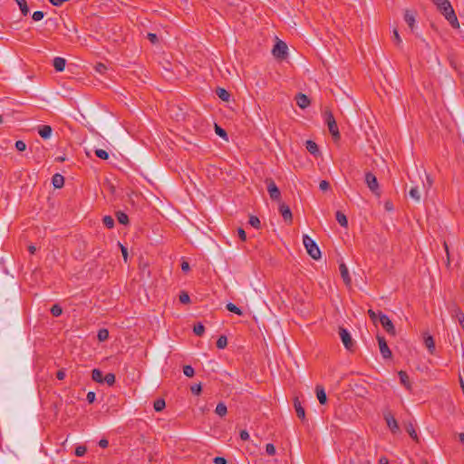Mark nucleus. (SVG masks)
<instances>
[{
	"instance_id": "1",
	"label": "nucleus",
	"mask_w": 464,
	"mask_h": 464,
	"mask_svg": "<svg viewBox=\"0 0 464 464\" xmlns=\"http://www.w3.org/2000/svg\"><path fill=\"white\" fill-rule=\"evenodd\" d=\"M438 10L445 16L453 28H459V24L454 9L449 0H431Z\"/></svg>"
},
{
	"instance_id": "2",
	"label": "nucleus",
	"mask_w": 464,
	"mask_h": 464,
	"mask_svg": "<svg viewBox=\"0 0 464 464\" xmlns=\"http://www.w3.org/2000/svg\"><path fill=\"white\" fill-rule=\"evenodd\" d=\"M303 244L308 253V255L314 260L321 258V251L315 243L309 236H303Z\"/></svg>"
},
{
	"instance_id": "3",
	"label": "nucleus",
	"mask_w": 464,
	"mask_h": 464,
	"mask_svg": "<svg viewBox=\"0 0 464 464\" xmlns=\"http://www.w3.org/2000/svg\"><path fill=\"white\" fill-rule=\"evenodd\" d=\"M324 120H325V122L328 126V130H329L334 140V141L339 140L341 138L339 129H338L336 121L334 117V114L330 110H326L324 111Z\"/></svg>"
},
{
	"instance_id": "4",
	"label": "nucleus",
	"mask_w": 464,
	"mask_h": 464,
	"mask_svg": "<svg viewBox=\"0 0 464 464\" xmlns=\"http://www.w3.org/2000/svg\"><path fill=\"white\" fill-rule=\"evenodd\" d=\"M339 335H340V338H341L342 343L344 345V347L348 351L353 352L355 350L356 345H355V342L353 340L348 330L340 326L339 327Z\"/></svg>"
},
{
	"instance_id": "5",
	"label": "nucleus",
	"mask_w": 464,
	"mask_h": 464,
	"mask_svg": "<svg viewBox=\"0 0 464 464\" xmlns=\"http://www.w3.org/2000/svg\"><path fill=\"white\" fill-rule=\"evenodd\" d=\"M287 45L283 41H277L276 44L274 45L272 53L273 55L280 60H284L287 56Z\"/></svg>"
},
{
	"instance_id": "6",
	"label": "nucleus",
	"mask_w": 464,
	"mask_h": 464,
	"mask_svg": "<svg viewBox=\"0 0 464 464\" xmlns=\"http://www.w3.org/2000/svg\"><path fill=\"white\" fill-rule=\"evenodd\" d=\"M383 419L385 420L387 426L393 434H396L400 431L399 424L391 411L387 410L383 411Z\"/></svg>"
},
{
	"instance_id": "7",
	"label": "nucleus",
	"mask_w": 464,
	"mask_h": 464,
	"mask_svg": "<svg viewBox=\"0 0 464 464\" xmlns=\"http://www.w3.org/2000/svg\"><path fill=\"white\" fill-rule=\"evenodd\" d=\"M379 320L383 329L392 336L396 335L395 327L388 315L379 312Z\"/></svg>"
},
{
	"instance_id": "8",
	"label": "nucleus",
	"mask_w": 464,
	"mask_h": 464,
	"mask_svg": "<svg viewBox=\"0 0 464 464\" xmlns=\"http://www.w3.org/2000/svg\"><path fill=\"white\" fill-rule=\"evenodd\" d=\"M365 183L372 193L380 195L379 183L373 173L370 171L365 173Z\"/></svg>"
},
{
	"instance_id": "9",
	"label": "nucleus",
	"mask_w": 464,
	"mask_h": 464,
	"mask_svg": "<svg viewBox=\"0 0 464 464\" xmlns=\"http://www.w3.org/2000/svg\"><path fill=\"white\" fill-rule=\"evenodd\" d=\"M377 341L380 348V352L384 359H389L392 357V353L390 350L385 338L382 335H377Z\"/></svg>"
},
{
	"instance_id": "10",
	"label": "nucleus",
	"mask_w": 464,
	"mask_h": 464,
	"mask_svg": "<svg viewBox=\"0 0 464 464\" xmlns=\"http://www.w3.org/2000/svg\"><path fill=\"white\" fill-rule=\"evenodd\" d=\"M267 191L269 193V196L271 199L273 200H279L281 198V192L277 186L276 185L275 181L273 179H267Z\"/></svg>"
},
{
	"instance_id": "11",
	"label": "nucleus",
	"mask_w": 464,
	"mask_h": 464,
	"mask_svg": "<svg viewBox=\"0 0 464 464\" xmlns=\"http://www.w3.org/2000/svg\"><path fill=\"white\" fill-rule=\"evenodd\" d=\"M279 212L280 214L282 215L284 220L285 222H289V223H292L293 221V215H292V211L289 208L288 205H286L285 203H281L279 205Z\"/></svg>"
},
{
	"instance_id": "12",
	"label": "nucleus",
	"mask_w": 464,
	"mask_h": 464,
	"mask_svg": "<svg viewBox=\"0 0 464 464\" xmlns=\"http://www.w3.org/2000/svg\"><path fill=\"white\" fill-rule=\"evenodd\" d=\"M294 408L296 412V416L302 420H305V411L304 407L301 404V401H299L298 397H295L294 399Z\"/></svg>"
},
{
	"instance_id": "13",
	"label": "nucleus",
	"mask_w": 464,
	"mask_h": 464,
	"mask_svg": "<svg viewBox=\"0 0 464 464\" xmlns=\"http://www.w3.org/2000/svg\"><path fill=\"white\" fill-rule=\"evenodd\" d=\"M339 270H340L341 276H342V278L343 280V283L346 285H350L351 283H352V280H351V277L349 276V271H348V268H347L346 265L344 263L340 264Z\"/></svg>"
},
{
	"instance_id": "14",
	"label": "nucleus",
	"mask_w": 464,
	"mask_h": 464,
	"mask_svg": "<svg viewBox=\"0 0 464 464\" xmlns=\"http://www.w3.org/2000/svg\"><path fill=\"white\" fill-rule=\"evenodd\" d=\"M315 393L320 404L324 405L327 403V396L324 388L322 385H316Z\"/></svg>"
},
{
	"instance_id": "15",
	"label": "nucleus",
	"mask_w": 464,
	"mask_h": 464,
	"mask_svg": "<svg viewBox=\"0 0 464 464\" xmlns=\"http://www.w3.org/2000/svg\"><path fill=\"white\" fill-rule=\"evenodd\" d=\"M296 104L301 109H305L310 105L309 98L304 93H298L295 97Z\"/></svg>"
},
{
	"instance_id": "16",
	"label": "nucleus",
	"mask_w": 464,
	"mask_h": 464,
	"mask_svg": "<svg viewBox=\"0 0 464 464\" xmlns=\"http://www.w3.org/2000/svg\"><path fill=\"white\" fill-rule=\"evenodd\" d=\"M415 15L416 13L414 11L405 10L404 20L408 24L411 31L413 30L415 24Z\"/></svg>"
},
{
	"instance_id": "17",
	"label": "nucleus",
	"mask_w": 464,
	"mask_h": 464,
	"mask_svg": "<svg viewBox=\"0 0 464 464\" xmlns=\"http://www.w3.org/2000/svg\"><path fill=\"white\" fill-rule=\"evenodd\" d=\"M404 427L410 437L415 440L416 442H419V437L417 434V431L412 424L411 421L404 422Z\"/></svg>"
},
{
	"instance_id": "18",
	"label": "nucleus",
	"mask_w": 464,
	"mask_h": 464,
	"mask_svg": "<svg viewBox=\"0 0 464 464\" xmlns=\"http://www.w3.org/2000/svg\"><path fill=\"white\" fill-rule=\"evenodd\" d=\"M52 131V127L49 125H41L38 128L39 135L44 140L49 139L51 137Z\"/></svg>"
},
{
	"instance_id": "19",
	"label": "nucleus",
	"mask_w": 464,
	"mask_h": 464,
	"mask_svg": "<svg viewBox=\"0 0 464 464\" xmlns=\"http://www.w3.org/2000/svg\"><path fill=\"white\" fill-rule=\"evenodd\" d=\"M424 344L427 347L429 353L433 354L435 352V342L431 335L427 334L424 336Z\"/></svg>"
},
{
	"instance_id": "20",
	"label": "nucleus",
	"mask_w": 464,
	"mask_h": 464,
	"mask_svg": "<svg viewBox=\"0 0 464 464\" xmlns=\"http://www.w3.org/2000/svg\"><path fill=\"white\" fill-rule=\"evenodd\" d=\"M66 61L62 57H55L53 61V65L57 72H63L65 68Z\"/></svg>"
},
{
	"instance_id": "21",
	"label": "nucleus",
	"mask_w": 464,
	"mask_h": 464,
	"mask_svg": "<svg viewBox=\"0 0 464 464\" xmlns=\"http://www.w3.org/2000/svg\"><path fill=\"white\" fill-rule=\"evenodd\" d=\"M52 183L55 188H61L64 185V178L63 175L56 173L52 178Z\"/></svg>"
},
{
	"instance_id": "22",
	"label": "nucleus",
	"mask_w": 464,
	"mask_h": 464,
	"mask_svg": "<svg viewBox=\"0 0 464 464\" xmlns=\"http://www.w3.org/2000/svg\"><path fill=\"white\" fill-rule=\"evenodd\" d=\"M452 315L456 317L461 328L464 330V313L461 311V309L458 306L454 307L452 310Z\"/></svg>"
},
{
	"instance_id": "23",
	"label": "nucleus",
	"mask_w": 464,
	"mask_h": 464,
	"mask_svg": "<svg viewBox=\"0 0 464 464\" xmlns=\"http://www.w3.org/2000/svg\"><path fill=\"white\" fill-rule=\"evenodd\" d=\"M216 94L220 100L224 102H228L230 99V93L226 89L221 87H218L216 89Z\"/></svg>"
},
{
	"instance_id": "24",
	"label": "nucleus",
	"mask_w": 464,
	"mask_h": 464,
	"mask_svg": "<svg viewBox=\"0 0 464 464\" xmlns=\"http://www.w3.org/2000/svg\"><path fill=\"white\" fill-rule=\"evenodd\" d=\"M335 218L341 227H348V219H347L346 216L342 211H339V210L336 211Z\"/></svg>"
},
{
	"instance_id": "25",
	"label": "nucleus",
	"mask_w": 464,
	"mask_h": 464,
	"mask_svg": "<svg viewBox=\"0 0 464 464\" xmlns=\"http://www.w3.org/2000/svg\"><path fill=\"white\" fill-rule=\"evenodd\" d=\"M305 148L313 155H316L319 153L318 145L313 140H306Z\"/></svg>"
},
{
	"instance_id": "26",
	"label": "nucleus",
	"mask_w": 464,
	"mask_h": 464,
	"mask_svg": "<svg viewBox=\"0 0 464 464\" xmlns=\"http://www.w3.org/2000/svg\"><path fill=\"white\" fill-rule=\"evenodd\" d=\"M103 374H102V372L100 370V369H93L92 372V379L98 382V383H102L103 382Z\"/></svg>"
},
{
	"instance_id": "27",
	"label": "nucleus",
	"mask_w": 464,
	"mask_h": 464,
	"mask_svg": "<svg viewBox=\"0 0 464 464\" xmlns=\"http://www.w3.org/2000/svg\"><path fill=\"white\" fill-rule=\"evenodd\" d=\"M116 218L120 224L128 225L129 224V217L126 213L122 211L116 212Z\"/></svg>"
},
{
	"instance_id": "28",
	"label": "nucleus",
	"mask_w": 464,
	"mask_h": 464,
	"mask_svg": "<svg viewBox=\"0 0 464 464\" xmlns=\"http://www.w3.org/2000/svg\"><path fill=\"white\" fill-rule=\"evenodd\" d=\"M215 412L220 417L225 416L227 413V408L226 404L222 401L218 403Z\"/></svg>"
},
{
	"instance_id": "29",
	"label": "nucleus",
	"mask_w": 464,
	"mask_h": 464,
	"mask_svg": "<svg viewBox=\"0 0 464 464\" xmlns=\"http://www.w3.org/2000/svg\"><path fill=\"white\" fill-rule=\"evenodd\" d=\"M14 1L18 5L23 15H24V16L27 15L29 13V8H28L26 0H14Z\"/></svg>"
},
{
	"instance_id": "30",
	"label": "nucleus",
	"mask_w": 464,
	"mask_h": 464,
	"mask_svg": "<svg viewBox=\"0 0 464 464\" xmlns=\"http://www.w3.org/2000/svg\"><path fill=\"white\" fill-rule=\"evenodd\" d=\"M399 377H400V381L406 387V388H410L411 384H410V382H409V376L407 374L406 372H403V371H400L399 372Z\"/></svg>"
},
{
	"instance_id": "31",
	"label": "nucleus",
	"mask_w": 464,
	"mask_h": 464,
	"mask_svg": "<svg viewBox=\"0 0 464 464\" xmlns=\"http://www.w3.org/2000/svg\"><path fill=\"white\" fill-rule=\"evenodd\" d=\"M410 197L413 198L415 201L420 202V192L418 187H413L410 189Z\"/></svg>"
},
{
	"instance_id": "32",
	"label": "nucleus",
	"mask_w": 464,
	"mask_h": 464,
	"mask_svg": "<svg viewBox=\"0 0 464 464\" xmlns=\"http://www.w3.org/2000/svg\"><path fill=\"white\" fill-rule=\"evenodd\" d=\"M226 308H227V311H229L231 313H234L236 314H238V315H242L243 314L242 310L239 307H237L235 304L228 303L226 305Z\"/></svg>"
},
{
	"instance_id": "33",
	"label": "nucleus",
	"mask_w": 464,
	"mask_h": 464,
	"mask_svg": "<svg viewBox=\"0 0 464 464\" xmlns=\"http://www.w3.org/2000/svg\"><path fill=\"white\" fill-rule=\"evenodd\" d=\"M50 312L53 316L58 317L63 314V308L60 304H55L51 307Z\"/></svg>"
},
{
	"instance_id": "34",
	"label": "nucleus",
	"mask_w": 464,
	"mask_h": 464,
	"mask_svg": "<svg viewBox=\"0 0 464 464\" xmlns=\"http://www.w3.org/2000/svg\"><path fill=\"white\" fill-rule=\"evenodd\" d=\"M193 332L196 335L201 336L205 333V327L201 323H197L193 327Z\"/></svg>"
},
{
	"instance_id": "35",
	"label": "nucleus",
	"mask_w": 464,
	"mask_h": 464,
	"mask_svg": "<svg viewBox=\"0 0 464 464\" xmlns=\"http://www.w3.org/2000/svg\"><path fill=\"white\" fill-rule=\"evenodd\" d=\"M248 223L255 228L259 229L261 227V222L256 216L251 215L249 217Z\"/></svg>"
},
{
	"instance_id": "36",
	"label": "nucleus",
	"mask_w": 464,
	"mask_h": 464,
	"mask_svg": "<svg viewBox=\"0 0 464 464\" xmlns=\"http://www.w3.org/2000/svg\"><path fill=\"white\" fill-rule=\"evenodd\" d=\"M97 337L101 342L106 341L109 338V331L105 328L100 329Z\"/></svg>"
},
{
	"instance_id": "37",
	"label": "nucleus",
	"mask_w": 464,
	"mask_h": 464,
	"mask_svg": "<svg viewBox=\"0 0 464 464\" xmlns=\"http://www.w3.org/2000/svg\"><path fill=\"white\" fill-rule=\"evenodd\" d=\"M166 406L163 399H158L154 401L153 407L156 411H161Z\"/></svg>"
},
{
	"instance_id": "38",
	"label": "nucleus",
	"mask_w": 464,
	"mask_h": 464,
	"mask_svg": "<svg viewBox=\"0 0 464 464\" xmlns=\"http://www.w3.org/2000/svg\"><path fill=\"white\" fill-rule=\"evenodd\" d=\"M216 344H217V347H218V349H224V348H226V347H227V337H226L225 335H221V336H219V338L218 339V341H217V343H216Z\"/></svg>"
},
{
	"instance_id": "39",
	"label": "nucleus",
	"mask_w": 464,
	"mask_h": 464,
	"mask_svg": "<svg viewBox=\"0 0 464 464\" xmlns=\"http://www.w3.org/2000/svg\"><path fill=\"white\" fill-rule=\"evenodd\" d=\"M103 382H106L109 386H112L115 383V375L111 372L107 373L103 378Z\"/></svg>"
},
{
	"instance_id": "40",
	"label": "nucleus",
	"mask_w": 464,
	"mask_h": 464,
	"mask_svg": "<svg viewBox=\"0 0 464 464\" xmlns=\"http://www.w3.org/2000/svg\"><path fill=\"white\" fill-rule=\"evenodd\" d=\"M103 225L108 228L114 227V219L111 216H105L102 219Z\"/></svg>"
},
{
	"instance_id": "41",
	"label": "nucleus",
	"mask_w": 464,
	"mask_h": 464,
	"mask_svg": "<svg viewBox=\"0 0 464 464\" xmlns=\"http://www.w3.org/2000/svg\"><path fill=\"white\" fill-rule=\"evenodd\" d=\"M94 152H95V155L102 160H106L109 159V153L102 149H97V150H95Z\"/></svg>"
},
{
	"instance_id": "42",
	"label": "nucleus",
	"mask_w": 464,
	"mask_h": 464,
	"mask_svg": "<svg viewBox=\"0 0 464 464\" xmlns=\"http://www.w3.org/2000/svg\"><path fill=\"white\" fill-rule=\"evenodd\" d=\"M215 131H216V133L219 137H221V138H223L225 140H227V131L223 128L218 126V124H215Z\"/></svg>"
},
{
	"instance_id": "43",
	"label": "nucleus",
	"mask_w": 464,
	"mask_h": 464,
	"mask_svg": "<svg viewBox=\"0 0 464 464\" xmlns=\"http://www.w3.org/2000/svg\"><path fill=\"white\" fill-rule=\"evenodd\" d=\"M179 302L181 304H188L190 303V297L188 295V294L185 291H182L180 294H179Z\"/></svg>"
},
{
	"instance_id": "44",
	"label": "nucleus",
	"mask_w": 464,
	"mask_h": 464,
	"mask_svg": "<svg viewBox=\"0 0 464 464\" xmlns=\"http://www.w3.org/2000/svg\"><path fill=\"white\" fill-rule=\"evenodd\" d=\"M183 373L187 376V377H193L194 374H195V371H194V368L190 365H185L183 367Z\"/></svg>"
},
{
	"instance_id": "45",
	"label": "nucleus",
	"mask_w": 464,
	"mask_h": 464,
	"mask_svg": "<svg viewBox=\"0 0 464 464\" xmlns=\"http://www.w3.org/2000/svg\"><path fill=\"white\" fill-rule=\"evenodd\" d=\"M190 391L194 395H199L202 392L201 383L194 384L190 387Z\"/></svg>"
},
{
	"instance_id": "46",
	"label": "nucleus",
	"mask_w": 464,
	"mask_h": 464,
	"mask_svg": "<svg viewBox=\"0 0 464 464\" xmlns=\"http://www.w3.org/2000/svg\"><path fill=\"white\" fill-rule=\"evenodd\" d=\"M86 451H87V449L85 446H78L75 449V455L77 457H82L86 453Z\"/></svg>"
},
{
	"instance_id": "47",
	"label": "nucleus",
	"mask_w": 464,
	"mask_h": 464,
	"mask_svg": "<svg viewBox=\"0 0 464 464\" xmlns=\"http://www.w3.org/2000/svg\"><path fill=\"white\" fill-rule=\"evenodd\" d=\"M147 38L153 44H156L159 43V37H158V35L156 34L149 33L147 34Z\"/></svg>"
},
{
	"instance_id": "48",
	"label": "nucleus",
	"mask_w": 464,
	"mask_h": 464,
	"mask_svg": "<svg viewBox=\"0 0 464 464\" xmlns=\"http://www.w3.org/2000/svg\"><path fill=\"white\" fill-rule=\"evenodd\" d=\"M266 451L269 456H274L276 454V448L274 444L267 443L266 446Z\"/></svg>"
},
{
	"instance_id": "49",
	"label": "nucleus",
	"mask_w": 464,
	"mask_h": 464,
	"mask_svg": "<svg viewBox=\"0 0 464 464\" xmlns=\"http://www.w3.org/2000/svg\"><path fill=\"white\" fill-rule=\"evenodd\" d=\"M393 42L395 43L396 45H401V38L398 33V30L395 28L393 29Z\"/></svg>"
},
{
	"instance_id": "50",
	"label": "nucleus",
	"mask_w": 464,
	"mask_h": 464,
	"mask_svg": "<svg viewBox=\"0 0 464 464\" xmlns=\"http://www.w3.org/2000/svg\"><path fill=\"white\" fill-rule=\"evenodd\" d=\"M14 146L18 151H24L26 150V144L23 140H17Z\"/></svg>"
},
{
	"instance_id": "51",
	"label": "nucleus",
	"mask_w": 464,
	"mask_h": 464,
	"mask_svg": "<svg viewBox=\"0 0 464 464\" xmlns=\"http://www.w3.org/2000/svg\"><path fill=\"white\" fill-rule=\"evenodd\" d=\"M95 71L99 73H104L107 70V67L105 64L99 63L95 65Z\"/></svg>"
},
{
	"instance_id": "52",
	"label": "nucleus",
	"mask_w": 464,
	"mask_h": 464,
	"mask_svg": "<svg viewBox=\"0 0 464 464\" xmlns=\"http://www.w3.org/2000/svg\"><path fill=\"white\" fill-rule=\"evenodd\" d=\"M44 12L42 11H35L33 15H32V18L34 21H40L44 18Z\"/></svg>"
},
{
	"instance_id": "53",
	"label": "nucleus",
	"mask_w": 464,
	"mask_h": 464,
	"mask_svg": "<svg viewBox=\"0 0 464 464\" xmlns=\"http://www.w3.org/2000/svg\"><path fill=\"white\" fill-rule=\"evenodd\" d=\"M319 188L322 191H326L330 188V183L327 180H322L319 184Z\"/></svg>"
},
{
	"instance_id": "54",
	"label": "nucleus",
	"mask_w": 464,
	"mask_h": 464,
	"mask_svg": "<svg viewBox=\"0 0 464 464\" xmlns=\"http://www.w3.org/2000/svg\"><path fill=\"white\" fill-rule=\"evenodd\" d=\"M96 398V394L93 392H89L86 396V400L89 403H93Z\"/></svg>"
},
{
	"instance_id": "55",
	"label": "nucleus",
	"mask_w": 464,
	"mask_h": 464,
	"mask_svg": "<svg viewBox=\"0 0 464 464\" xmlns=\"http://www.w3.org/2000/svg\"><path fill=\"white\" fill-rule=\"evenodd\" d=\"M119 246L121 247V254H122V256L124 258V261L127 262V258H128V249L126 246H124L123 245H121V243H119Z\"/></svg>"
},
{
	"instance_id": "56",
	"label": "nucleus",
	"mask_w": 464,
	"mask_h": 464,
	"mask_svg": "<svg viewBox=\"0 0 464 464\" xmlns=\"http://www.w3.org/2000/svg\"><path fill=\"white\" fill-rule=\"evenodd\" d=\"M215 464H227V461L224 457H215L213 459Z\"/></svg>"
},
{
	"instance_id": "57",
	"label": "nucleus",
	"mask_w": 464,
	"mask_h": 464,
	"mask_svg": "<svg viewBox=\"0 0 464 464\" xmlns=\"http://www.w3.org/2000/svg\"><path fill=\"white\" fill-rule=\"evenodd\" d=\"M237 234H238L239 238L242 241H246V234L245 230L242 227H239L237 229Z\"/></svg>"
},
{
	"instance_id": "58",
	"label": "nucleus",
	"mask_w": 464,
	"mask_h": 464,
	"mask_svg": "<svg viewBox=\"0 0 464 464\" xmlns=\"http://www.w3.org/2000/svg\"><path fill=\"white\" fill-rule=\"evenodd\" d=\"M239 436H240V439L244 441L249 440V434L246 430H241L239 433Z\"/></svg>"
},
{
	"instance_id": "59",
	"label": "nucleus",
	"mask_w": 464,
	"mask_h": 464,
	"mask_svg": "<svg viewBox=\"0 0 464 464\" xmlns=\"http://www.w3.org/2000/svg\"><path fill=\"white\" fill-rule=\"evenodd\" d=\"M368 315L371 318V320L375 324L376 321H377V314H376V313L373 310L369 309L368 310Z\"/></svg>"
},
{
	"instance_id": "60",
	"label": "nucleus",
	"mask_w": 464,
	"mask_h": 464,
	"mask_svg": "<svg viewBox=\"0 0 464 464\" xmlns=\"http://www.w3.org/2000/svg\"><path fill=\"white\" fill-rule=\"evenodd\" d=\"M66 376L65 371L63 369L59 370L56 372V378L60 381L63 380Z\"/></svg>"
},
{
	"instance_id": "61",
	"label": "nucleus",
	"mask_w": 464,
	"mask_h": 464,
	"mask_svg": "<svg viewBox=\"0 0 464 464\" xmlns=\"http://www.w3.org/2000/svg\"><path fill=\"white\" fill-rule=\"evenodd\" d=\"M181 269L185 273L188 272L190 270L189 264L187 261H183L181 263Z\"/></svg>"
},
{
	"instance_id": "62",
	"label": "nucleus",
	"mask_w": 464,
	"mask_h": 464,
	"mask_svg": "<svg viewBox=\"0 0 464 464\" xmlns=\"http://www.w3.org/2000/svg\"><path fill=\"white\" fill-rule=\"evenodd\" d=\"M109 445V441L106 440V439H102L100 441H99V446L102 449H105L107 448Z\"/></svg>"
},
{
	"instance_id": "63",
	"label": "nucleus",
	"mask_w": 464,
	"mask_h": 464,
	"mask_svg": "<svg viewBox=\"0 0 464 464\" xmlns=\"http://www.w3.org/2000/svg\"><path fill=\"white\" fill-rule=\"evenodd\" d=\"M379 463H380V464H389V459H388L386 457H382V458L379 459Z\"/></svg>"
},
{
	"instance_id": "64",
	"label": "nucleus",
	"mask_w": 464,
	"mask_h": 464,
	"mask_svg": "<svg viewBox=\"0 0 464 464\" xmlns=\"http://www.w3.org/2000/svg\"><path fill=\"white\" fill-rule=\"evenodd\" d=\"M426 178H427V184H428L429 188H430L433 184V180L429 175H426Z\"/></svg>"
}]
</instances>
